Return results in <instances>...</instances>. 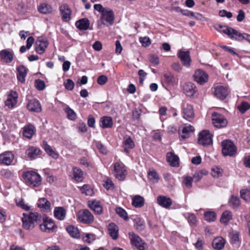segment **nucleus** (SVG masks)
<instances>
[{"instance_id":"f257e3e1","label":"nucleus","mask_w":250,"mask_h":250,"mask_svg":"<svg viewBox=\"0 0 250 250\" xmlns=\"http://www.w3.org/2000/svg\"><path fill=\"white\" fill-rule=\"evenodd\" d=\"M42 219V216L38 212H31L28 214L23 213L22 218V227L29 230L35 227V223Z\"/></svg>"},{"instance_id":"f03ea898","label":"nucleus","mask_w":250,"mask_h":250,"mask_svg":"<svg viewBox=\"0 0 250 250\" xmlns=\"http://www.w3.org/2000/svg\"><path fill=\"white\" fill-rule=\"evenodd\" d=\"M22 177L26 184L31 188L38 187L42 184L41 176L34 171L24 172Z\"/></svg>"},{"instance_id":"7ed1b4c3","label":"nucleus","mask_w":250,"mask_h":250,"mask_svg":"<svg viewBox=\"0 0 250 250\" xmlns=\"http://www.w3.org/2000/svg\"><path fill=\"white\" fill-rule=\"evenodd\" d=\"M222 153L224 156H232L236 153L237 149L234 144L229 140L222 142Z\"/></svg>"},{"instance_id":"20e7f679","label":"nucleus","mask_w":250,"mask_h":250,"mask_svg":"<svg viewBox=\"0 0 250 250\" xmlns=\"http://www.w3.org/2000/svg\"><path fill=\"white\" fill-rule=\"evenodd\" d=\"M198 142L204 146L211 145L212 144V135L208 130H203L199 134Z\"/></svg>"},{"instance_id":"39448f33","label":"nucleus","mask_w":250,"mask_h":250,"mask_svg":"<svg viewBox=\"0 0 250 250\" xmlns=\"http://www.w3.org/2000/svg\"><path fill=\"white\" fill-rule=\"evenodd\" d=\"M212 121L214 126L219 128L226 127L228 124L225 116L217 112H213L212 114Z\"/></svg>"},{"instance_id":"423d86ee","label":"nucleus","mask_w":250,"mask_h":250,"mask_svg":"<svg viewBox=\"0 0 250 250\" xmlns=\"http://www.w3.org/2000/svg\"><path fill=\"white\" fill-rule=\"evenodd\" d=\"M182 109L184 118L189 122H191L194 117L192 105L185 102L182 104Z\"/></svg>"},{"instance_id":"0eeeda50","label":"nucleus","mask_w":250,"mask_h":250,"mask_svg":"<svg viewBox=\"0 0 250 250\" xmlns=\"http://www.w3.org/2000/svg\"><path fill=\"white\" fill-rule=\"evenodd\" d=\"M129 237L131 243L133 246L139 250H145V243L138 235L133 232H131L129 233Z\"/></svg>"},{"instance_id":"6e6552de","label":"nucleus","mask_w":250,"mask_h":250,"mask_svg":"<svg viewBox=\"0 0 250 250\" xmlns=\"http://www.w3.org/2000/svg\"><path fill=\"white\" fill-rule=\"evenodd\" d=\"M78 215L80 221L85 224H90L94 220L93 215L87 209L79 211Z\"/></svg>"},{"instance_id":"1a4fd4ad","label":"nucleus","mask_w":250,"mask_h":250,"mask_svg":"<svg viewBox=\"0 0 250 250\" xmlns=\"http://www.w3.org/2000/svg\"><path fill=\"white\" fill-rule=\"evenodd\" d=\"M195 81L200 84H204L207 82L208 78V74L203 70L199 69L195 71L193 75Z\"/></svg>"},{"instance_id":"9d476101","label":"nucleus","mask_w":250,"mask_h":250,"mask_svg":"<svg viewBox=\"0 0 250 250\" xmlns=\"http://www.w3.org/2000/svg\"><path fill=\"white\" fill-rule=\"evenodd\" d=\"M214 95L218 99L223 100L229 95V90L227 87L217 85L213 88Z\"/></svg>"},{"instance_id":"9b49d317","label":"nucleus","mask_w":250,"mask_h":250,"mask_svg":"<svg viewBox=\"0 0 250 250\" xmlns=\"http://www.w3.org/2000/svg\"><path fill=\"white\" fill-rule=\"evenodd\" d=\"M43 220V223L40 226V229L42 231L50 232L56 227L54 221L52 219L45 217Z\"/></svg>"},{"instance_id":"f8f14e48","label":"nucleus","mask_w":250,"mask_h":250,"mask_svg":"<svg viewBox=\"0 0 250 250\" xmlns=\"http://www.w3.org/2000/svg\"><path fill=\"white\" fill-rule=\"evenodd\" d=\"M101 20L104 24L112 25L114 20L113 11L107 9L101 14Z\"/></svg>"},{"instance_id":"ddd939ff","label":"nucleus","mask_w":250,"mask_h":250,"mask_svg":"<svg viewBox=\"0 0 250 250\" xmlns=\"http://www.w3.org/2000/svg\"><path fill=\"white\" fill-rule=\"evenodd\" d=\"M115 177L119 180H123L125 178L126 170L122 163H116L114 164Z\"/></svg>"},{"instance_id":"4468645a","label":"nucleus","mask_w":250,"mask_h":250,"mask_svg":"<svg viewBox=\"0 0 250 250\" xmlns=\"http://www.w3.org/2000/svg\"><path fill=\"white\" fill-rule=\"evenodd\" d=\"M225 30L223 31V33L228 35V36L231 39H233L237 41L243 40V34L239 33L236 30L229 27L225 29Z\"/></svg>"},{"instance_id":"2eb2a0df","label":"nucleus","mask_w":250,"mask_h":250,"mask_svg":"<svg viewBox=\"0 0 250 250\" xmlns=\"http://www.w3.org/2000/svg\"><path fill=\"white\" fill-rule=\"evenodd\" d=\"M184 93L188 97H194L197 92L195 85L191 82H187L183 85Z\"/></svg>"},{"instance_id":"dca6fc26","label":"nucleus","mask_w":250,"mask_h":250,"mask_svg":"<svg viewBox=\"0 0 250 250\" xmlns=\"http://www.w3.org/2000/svg\"><path fill=\"white\" fill-rule=\"evenodd\" d=\"M14 158V155L11 151H6L0 154V164L9 166Z\"/></svg>"},{"instance_id":"f3484780","label":"nucleus","mask_w":250,"mask_h":250,"mask_svg":"<svg viewBox=\"0 0 250 250\" xmlns=\"http://www.w3.org/2000/svg\"><path fill=\"white\" fill-rule=\"evenodd\" d=\"M18 98V93L16 91H11L5 101V105L10 108H13L17 103Z\"/></svg>"},{"instance_id":"a211bd4d","label":"nucleus","mask_w":250,"mask_h":250,"mask_svg":"<svg viewBox=\"0 0 250 250\" xmlns=\"http://www.w3.org/2000/svg\"><path fill=\"white\" fill-rule=\"evenodd\" d=\"M60 11L63 21H67L71 19V11L67 4H62L60 7Z\"/></svg>"},{"instance_id":"6ab92c4d","label":"nucleus","mask_w":250,"mask_h":250,"mask_svg":"<svg viewBox=\"0 0 250 250\" xmlns=\"http://www.w3.org/2000/svg\"><path fill=\"white\" fill-rule=\"evenodd\" d=\"M178 56L184 65L188 66L190 65L191 59L189 51H183L180 50L178 53Z\"/></svg>"},{"instance_id":"aec40b11","label":"nucleus","mask_w":250,"mask_h":250,"mask_svg":"<svg viewBox=\"0 0 250 250\" xmlns=\"http://www.w3.org/2000/svg\"><path fill=\"white\" fill-rule=\"evenodd\" d=\"M27 109L34 112H40L42 111V107L40 102L36 99L30 100L27 105Z\"/></svg>"},{"instance_id":"412c9836","label":"nucleus","mask_w":250,"mask_h":250,"mask_svg":"<svg viewBox=\"0 0 250 250\" xmlns=\"http://www.w3.org/2000/svg\"><path fill=\"white\" fill-rule=\"evenodd\" d=\"M157 200L160 206L166 208H169L172 203L171 199L166 196H159Z\"/></svg>"},{"instance_id":"4be33fe9","label":"nucleus","mask_w":250,"mask_h":250,"mask_svg":"<svg viewBox=\"0 0 250 250\" xmlns=\"http://www.w3.org/2000/svg\"><path fill=\"white\" fill-rule=\"evenodd\" d=\"M113 122L111 117L109 116H104L100 120V126L103 128H111Z\"/></svg>"},{"instance_id":"5701e85b","label":"nucleus","mask_w":250,"mask_h":250,"mask_svg":"<svg viewBox=\"0 0 250 250\" xmlns=\"http://www.w3.org/2000/svg\"><path fill=\"white\" fill-rule=\"evenodd\" d=\"M17 77L18 80L21 83H24L27 73L26 68L23 65H20L17 67Z\"/></svg>"},{"instance_id":"b1692460","label":"nucleus","mask_w":250,"mask_h":250,"mask_svg":"<svg viewBox=\"0 0 250 250\" xmlns=\"http://www.w3.org/2000/svg\"><path fill=\"white\" fill-rule=\"evenodd\" d=\"M194 131L193 126L191 125L184 126L181 132H179V137L181 140H185L187 138L189 137V134L190 133Z\"/></svg>"},{"instance_id":"393cba45","label":"nucleus","mask_w":250,"mask_h":250,"mask_svg":"<svg viewBox=\"0 0 250 250\" xmlns=\"http://www.w3.org/2000/svg\"><path fill=\"white\" fill-rule=\"evenodd\" d=\"M66 215V210L62 207H56L54 210L55 217L61 221L63 220Z\"/></svg>"},{"instance_id":"a878e982","label":"nucleus","mask_w":250,"mask_h":250,"mask_svg":"<svg viewBox=\"0 0 250 250\" xmlns=\"http://www.w3.org/2000/svg\"><path fill=\"white\" fill-rule=\"evenodd\" d=\"M0 57L6 63H10L13 60V53L6 49L2 50L0 52Z\"/></svg>"},{"instance_id":"bb28decb","label":"nucleus","mask_w":250,"mask_h":250,"mask_svg":"<svg viewBox=\"0 0 250 250\" xmlns=\"http://www.w3.org/2000/svg\"><path fill=\"white\" fill-rule=\"evenodd\" d=\"M36 51L39 54L43 53L48 46V42L46 40H38L36 42Z\"/></svg>"},{"instance_id":"cd10ccee","label":"nucleus","mask_w":250,"mask_h":250,"mask_svg":"<svg viewBox=\"0 0 250 250\" xmlns=\"http://www.w3.org/2000/svg\"><path fill=\"white\" fill-rule=\"evenodd\" d=\"M76 26L82 30H86L88 29L90 25L89 21L86 18L81 19L76 22Z\"/></svg>"},{"instance_id":"c85d7f7f","label":"nucleus","mask_w":250,"mask_h":250,"mask_svg":"<svg viewBox=\"0 0 250 250\" xmlns=\"http://www.w3.org/2000/svg\"><path fill=\"white\" fill-rule=\"evenodd\" d=\"M73 178L77 182H82L83 179V172L77 167L73 168Z\"/></svg>"},{"instance_id":"c756f323","label":"nucleus","mask_w":250,"mask_h":250,"mask_svg":"<svg viewBox=\"0 0 250 250\" xmlns=\"http://www.w3.org/2000/svg\"><path fill=\"white\" fill-rule=\"evenodd\" d=\"M43 148L47 154L53 158L57 159L59 157L58 153L54 151L51 147L47 144L46 141L43 142Z\"/></svg>"},{"instance_id":"7c9ffc66","label":"nucleus","mask_w":250,"mask_h":250,"mask_svg":"<svg viewBox=\"0 0 250 250\" xmlns=\"http://www.w3.org/2000/svg\"><path fill=\"white\" fill-rule=\"evenodd\" d=\"M43 148L47 154L53 158L57 159L59 157L58 153L54 151L51 147L47 144L46 141L43 142Z\"/></svg>"},{"instance_id":"2f4dec72","label":"nucleus","mask_w":250,"mask_h":250,"mask_svg":"<svg viewBox=\"0 0 250 250\" xmlns=\"http://www.w3.org/2000/svg\"><path fill=\"white\" fill-rule=\"evenodd\" d=\"M145 200L143 197L136 195L132 198V205L135 208H141L144 206Z\"/></svg>"},{"instance_id":"473e14b6","label":"nucleus","mask_w":250,"mask_h":250,"mask_svg":"<svg viewBox=\"0 0 250 250\" xmlns=\"http://www.w3.org/2000/svg\"><path fill=\"white\" fill-rule=\"evenodd\" d=\"M89 208L97 214H101L103 213V208L98 201H94L88 204Z\"/></svg>"},{"instance_id":"72a5a7b5","label":"nucleus","mask_w":250,"mask_h":250,"mask_svg":"<svg viewBox=\"0 0 250 250\" xmlns=\"http://www.w3.org/2000/svg\"><path fill=\"white\" fill-rule=\"evenodd\" d=\"M41 150L35 147H30L26 151V154L31 159H34L35 158L41 154Z\"/></svg>"},{"instance_id":"f704fd0d","label":"nucleus","mask_w":250,"mask_h":250,"mask_svg":"<svg viewBox=\"0 0 250 250\" xmlns=\"http://www.w3.org/2000/svg\"><path fill=\"white\" fill-rule=\"evenodd\" d=\"M167 159L173 167H177L179 165V158L172 152H168L167 154Z\"/></svg>"},{"instance_id":"c9c22d12","label":"nucleus","mask_w":250,"mask_h":250,"mask_svg":"<svg viewBox=\"0 0 250 250\" xmlns=\"http://www.w3.org/2000/svg\"><path fill=\"white\" fill-rule=\"evenodd\" d=\"M118 227L114 223H111L108 226V232L112 239L116 240L118 237Z\"/></svg>"},{"instance_id":"e433bc0d","label":"nucleus","mask_w":250,"mask_h":250,"mask_svg":"<svg viewBox=\"0 0 250 250\" xmlns=\"http://www.w3.org/2000/svg\"><path fill=\"white\" fill-rule=\"evenodd\" d=\"M225 243V240L222 237H217L213 240L212 245L215 249L221 250L224 248Z\"/></svg>"},{"instance_id":"4c0bfd02","label":"nucleus","mask_w":250,"mask_h":250,"mask_svg":"<svg viewBox=\"0 0 250 250\" xmlns=\"http://www.w3.org/2000/svg\"><path fill=\"white\" fill-rule=\"evenodd\" d=\"M35 128L32 125H28L23 128V135L24 137L30 139L35 133Z\"/></svg>"},{"instance_id":"58836bf2","label":"nucleus","mask_w":250,"mask_h":250,"mask_svg":"<svg viewBox=\"0 0 250 250\" xmlns=\"http://www.w3.org/2000/svg\"><path fill=\"white\" fill-rule=\"evenodd\" d=\"M174 79L173 76L170 73H167L163 75L162 78L163 84L171 85L173 83Z\"/></svg>"},{"instance_id":"ea45409f","label":"nucleus","mask_w":250,"mask_h":250,"mask_svg":"<svg viewBox=\"0 0 250 250\" xmlns=\"http://www.w3.org/2000/svg\"><path fill=\"white\" fill-rule=\"evenodd\" d=\"M232 218V215L231 212L229 210H226L222 214L220 222L223 224H227Z\"/></svg>"},{"instance_id":"a19ab883","label":"nucleus","mask_w":250,"mask_h":250,"mask_svg":"<svg viewBox=\"0 0 250 250\" xmlns=\"http://www.w3.org/2000/svg\"><path fill=\"white\" fill-rule=\"evenodd\" d=\"M39 11L43 14H48L52 12V7L49 4L43 3L38 7Z\"/></svg>"},{"instance_id":"79ce46f5","label":"nucleus","mask_w":250,"mask_h":250,"mask_svg":"<svg viewBox=\"0 0 250 250\" xmlns=\"http://www.w3.org/2000/svg\"><path fill=\"white\" fill-rule=\"evenodd\" d=\"M38 207L44 211H48L50 209V203L45 198H42L38 201Z\"/></svg>"},{"instance_id":"37998d69","label":"nucleus","mask_w":250,"mask_h":250,"mask_svg":"<svg viewBox=\"0 0 250 250\" xmlns=\"http://www.w3.org/2000/svg\"><path fill=\"white\" fill-rule=\"evenodd\" d=\"M34 38L33 37H28L26 41V46H21L20 48V52L22 53L25 52L27 49H30L34 42Z\"/></svg>"},{"instance_id":"c03bdc74","label":"nucleus","mask_w":250,"mask_h":250,"mask_svg":"<svg viewBox=\"0 0 250 250\" xmlns=\"http://www.w3.org/2000/svg\"><path fill=\"white\" fill-rule=\"evenodd\" d=\"M80 191L86 196H92L94 194L93 190L87 185H84L81 187Z\"/></svg>"},{"instance_id":"a18cd8bd","label":"nucleus","mask_w":250,"mask_h":250,"mask_svg":"<svg viewBox=\"0 0 250 250\" xmlns=\"http://www.w3.org/2000/svg\"><path fill=\"white\" fill-rule=\"evenodd\" d=\"M67 232L73 237L78 238L80 236L79 230L74 226H70L66 229Z\"/></svg>"},{"instance_id":"49530a36","label":"nucleus","mask_w":250,"mask_h":250,"mask_svg":"<svg viewBox=\"0 0 250 250\" xmlns=\"http://www.w3.org/2000/svg\"><path fill=\"white\" fill-rule=\"evenodd\" d=\"M229 204L232 208H237L240 205V199L238 197L232 195L229 200Z\"/></svg>"},{"instance_id":"de8ad7c7","label":"nucleus","mask_w":250,"mask_h":250,"mask_svg":"<svg viewBox=\"0 0 250 250\" xmlns=\"http://www.w3.org/2000/svg\"><path fill=\"white\" fill-rule=\"evenodd\" d=\"M123 144L124 146L129 148H133L135 146L134 143L130 136H125L124 138Z\"/></svg>"},{"instance_id":"09e8293b","label":"nucleus","mask_w":250,"mask_h":250,"mask_svg":"<svg viewBox=\"0 0 250 250\" xmlns=\"http://www.w3.org/2000/svg\"><path fill=\"white\" fill-rule=\"evenodd\" d=\"M205 219L208 222H213L216 219V214L214 211H209L205 212Z\"/></svg>"},{"instance_id":"8fccbe9b","label":"nucleus","mask_w":250,"mask_h":250,"mask_svg":"<svg viewBox=\"0 0 250 250\" xmlns=\"http://www.w3.org/2000/svg\"><path fill=\"white\" fill-rule=\"evenodd\" d=\"M65 112L66 113L67 118L71 120L74 121L77 118V114L75 111L69 107L65 108Z\"/></svg>"},{"instance_id":"3c124183","label":"nucleus","mask_w":250,"mask_h":250,"mask_svg":"<svg viewBox=\"0 0 250 250\" xmlns=\"http://www.w3.org/2000/svg\"><path fill=\"white\" fill-rule=\"evenodd\" d=\"M207 173L206 170H204L197 171L193 175L192 179L195 182L197 183L201 179L203 176L206 175Z\"/></svg>"},{"instance_id":"603ef678","label":"nucleus","mask_w":250,"mask_h":250,"mask_svg":"<svg viewBox=\"0 0 250 250\" xmlns=\"http://www.w3.org/2000/svg\"><path fill=\"white\" fill-rule=\"evenodd\" d=\"M148 178L153 183H155L158 182L159 176L155 170H149L148 172Z\"/></svg>"},{"instance_id":"864d4df0","label":"nucleus","mask_w":250,"mask_h":250,"mask_svg":"<svg viewBox=\"0 0 250 250\" xmlns=\"http://www.w3.org/2000/svg\"><path fill=\"white\" fill-rule=\"evenodd\" d=\"M116 212L125 220L126 221L128 219V217L127 216V214L126 211L122 208L117 207L116 208Z\"/></svg>"},{"instance_id":"5fc2aeb1","label":"nucleus","mask_w":250,"mask_h":250,"mask_svg":"<svg viewBox=\"0 0 250 250\" xmlns=\"http://www.w3.org/2000/svg\"><path fill=\"white\" fill-rule=\"evenodd\" d=\"M241 197L247 202L250 201V189H245L240 191Z\"/></svg>"},{"instance_id":"6e6d98bb","label":"nucleus","mask_w":250,"mask_h":250,"mask_svg":"<svg viewBox=\"0 0 250 250\" xmlns=\"http://www.w3.org/2000/svg\"><path fill=\"white\" fill-rule=\"evenodd\" d=\"M237 108L241 113H244L250 108V104L248 102H243L238 106Z\"/></svg>"},{"instance_id":"4d7b16f0","label":"nucleus","mask_w":250,"mask_h":250,"mask_svg":"<svg viewBox=\"0 0 250 250\" xmlns=\"http://www.w3.org/2000/svg\"><path fill=\"white\" fill-rule=\"evenodd\" d=\"M239 233L237 231H232L229 233L230 241L232 244H236L239 242Z\"/></svg>"},{"instance_id":"13d9d810","label":"nucleus","mask_w":250,"mask_h":250,"mask_svg":"<svg viewBox=\"0 0 250 250\" xmlns=\"http://www.w3.org/2000/svg\"><path fill=\"white\" fill-rule=\"evenodd\" d=\"M223 173V170L218 167H214L212 169V175L214 177L221 176Z\"/></svg>"},{"instance_id":"bf43d9fd","label":"nucleus","mask_w":250,"mask_h":250,"mask_svg":"<svg viewBox=\"0 0 250 250\" xmlns=\"http://www.w3.org/2000/svg\"><path fill=\"white\" fill-rule=\"evenodd\" d=\"M74 83L71 79H67L64 82L65 88L68 90H72L74 87Z\"/></svg>"},{"instance_id":"052dcab7","label":"nucleus","mask_w":250,"mask_h":250,"mask_svg":"<svg viewBox=\"0 0 250 250\" xmlns=\"http://www.w3.org/2000/svg\"><path fill=\"white\" fill-rule=\"evenodd\" d=\"M35 84V86L38 90H42L45 88L44 82L40 79L36 80Z\"/></svg>"},{"instance_id":"680f3d73","label":"nucleus","mask_w":250,"mask_h":250,"mask_svg":"<svg viewBox=\"0 0 250 250\" xmlns=\"http://www.w3.org/2000/svg\"><path fill=\"white\" fill-rule=\"evenodd\" d=\"M140 42L143 46L146 47L150 45L151 42L148 37H144L140 38Z\"/></svg>"},{"instance_id":"e2e57ef3","label":"nucleus","mask_w":250,"mask_h":250,"mask_svg":"<svg viewBox=\"0 0 250 250\" xmlns=\"http://www.w3.org/2000/svg\"><path fill=\"white\" fill-rule=\"evenodd\" d=\"M219 15L221 17H226L229 19L232 17V14L230 12H228L226 10H220L219 12Z\"/></svg>"},{"instance_id":"0e129e2a","label":"nucleus","mask_w":250,"mask_h":250,"mask_svg":"<svg viewBox=\"0 0 250 250\" xmlns=\"http://www.w3.org/2000/svg\"><path fill=\"white\" fill-rule=\"evenodd\" d=\"M104 186L107 189L113 188L114 184L109 178H106L104 181Z\"/></svg>"},{"instance_id":"69168bd1","label":"nucleus","mask_w":250,"mask_h":250,"mask_svg":"<svg viewBox=\"0 0 250 250\" xmlns=\"http://www.w3.org/2000/svg\"><path fill=\"white\" fill-rule=\"evenodd\" d=\"M17 204L18 206L21 207V208L25 210H29L31 208V207H30L26 205L23 200H21V201H20L19 202L17 203Z\"/></svg>"},{"instance_id":"338daca9","label":"nucleus","mask_w":250,"mask_h":250,"mask_svg":"<svg viewBox=\"0 0 250 250\" xmlns=\"http://www.w3.org/2000/svg\"><path fill=\"white\" fill-rule=\"evenodd\" d=\"M97 83L100 85L104 84L107 81V77L105 75H101L97 78Z\"/></svg>"},{"instance_id":"774afa93","label":"nucleus","mask_w":250,"mask_h":250,"mask_svg":"<svg viewBox=\"0 0 250 250\" xmlns=\"http://www.w3.org/2000/svg\"><path fill=\"white\" fill-rule=\"evenodd\" d=\"M96 146L97 148L99 150L101 153H102L103 154H105L107 153V149L106 147L103 145L101 143L97 142L96 143Z\"/></svg>"}]
</instances>
